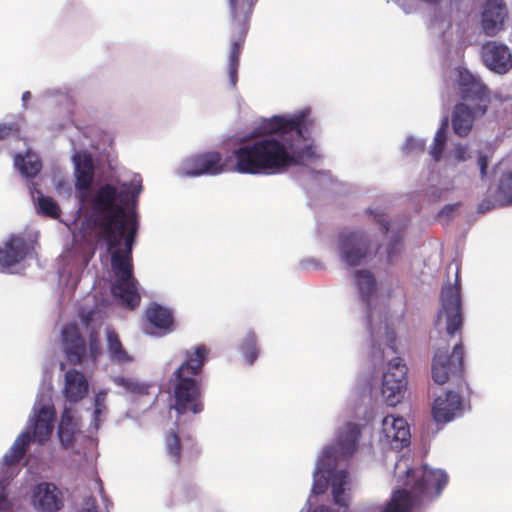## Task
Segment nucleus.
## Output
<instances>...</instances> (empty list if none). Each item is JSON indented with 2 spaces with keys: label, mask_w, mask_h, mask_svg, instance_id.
I'll return each instance as SVG.
<instances>
[{
  "label": "nucleus",
  "mask_w": 512,
  "mask_h": 512,
  "mask_svg": "<svg viewBox=\"0 0 512 512\" xmlns=\"http://www.w3.org/2000/svg\"><path fill=\"white\" fill-rule=\"evenodd\" d=\"M463 404L459 393L448 390L438 396L432 406V417L438 424H446L462 415Z\"/></svg>",
  "instance_id": "obj_18"
},
{
  "label": "nucleus",
  "mask_w": 512,
  "mask_h": 512,
  "mask_svg": "<svg viewBox=\"0 0 512 512\" xmlns=\"http://www.w3.org/2000/svg\"><path fill=\"white\" fill-rule=\"evenodd\" d=\"M426 146V140L424 138H415L414 136H408L402 145V151L404 153H418L423 152Z\"/></svg>",
  "instance_id": "obj_35"
},
{
  "label": "nucleus",
  "mask_w": 512,
  "mask_h": 512,
  "mask_svg": "<svg viewBox=\"0 0 512 512\" xmlns=\"http://www.w3.org/2000/svg\"><path fill=\"white\" fill-rule=\"evenodd\" d=\"M496 203H497V201L495 202V201H493V200H491V199H488V198H487V199H484V200H482V201L478 204V206H477V212H478L479 214H483V213H485V212H487V211H490V210H492L493 208H495V207H496Z\"/></svg>",
  "instance_id": "obj_41"
},
{
  "label": "nucleus",
  "mask_w": 512,
  "mask_h": 512,
  "mask_svg": "<svg viewBox=\"0 0 512 512\" xmlns=\"http://www.w3.org/2000/svg\"><path fill=\"white\" fill-rule=\"evenodd\" d=\"M145 333H146V334H150V335H153V334H154L152 331H150V330H148V329H146V330H145Z\"/></svg>",
  "instance_id": "obj_47"
},
{
  "label": "nucleus",
  "mask_w": 512,
  "mask_h": 512,
  "mask_svg": "<svg viewBox=\"0 0 512 512\" xmlns=\"http://www.w3.org/2000/svg\"><path fill=\"white\" fill-rule=\"evenodd\" d=\"M368 213L373 215L374 220L379 223L381 230L384 234H388L392 229L390 222L386 220L385 214L379 209H368Z\"/></svg>",
  "instance_id": "obj_38"
},
{
  "label": "nucleus",
  "mask_w": 512,
  "mask_h": 512,
  "mask_svg": "<svg viewBox=\"0 0 512 512\" xmlns=\"http://www.w3.org/2000/svg\"><path fill=\"white\" fill-rule=\"evenodd\" d=\"M60 369L63 371L65 369V364L64 363H60Z\"/></svg>",
  "instance_id": "obj_48"
},
{
  "label": "nucleus",
  "mask_w": 512,
  "mask_h": 512,
  "mask_svg": "<svg viewBox=\"0 0 512 512\" xmlns=\"http://www.w3.org/2000/svg\"><path fill=\"white\" fill-rule=\"evenodd\" d=\"M199 498V490L194 485L183 487L181 490V502L183 504H192Z\"/></svg>",
  "instance_id": "obj_37"
},
{
  "label": "nucleus",
  "mask_w": 512,
  "mask_h": 512,
  "mask_svg": "<svg viewBox=\"0 0 512 512\" xmlns=\"http://www.w3.org/2000/svg\"><path fill=\"white\" fill-rule=\"evenodd\" d=\"M171 381L174 396L172 408L178 415V421L182 416H193L201 413L203 404L201 401L200 379L173 375Z\"/></svg>",
  "instance_id": "obj_8"
},
{
  "label": "nucleus",
  "mask_w": 512,
  "mask_h": 512,
  "mask_svg": "<svg viewBox=\"0 0 512 512\" xmlns=\"http://www.w3.org/2000/svg\"><path fill=\"white\" fill-rule=\"evenodd\" d=\"M111 379L117 386L122 387L127 393L136 395H145L148 393V386L133 378L113 376Z\"/></svg>",
  "instance_id": "obj_32"
},
{
  "label": "nucleus",
  "mask_w": 512,
  "mask_h": 512,
  "mask_svg": "<svg viewBox=\"0 0 512 512\" xmlns=\"http://www.w3.org/2000/svg\"><path fill=\"white\" fill-rule=\"evenodd\" d=\"M165 448L167 456L175 464H179L182 454L185 450V444L182 442L178 433L170 430L165 436Z\"/></svg>",
  "instance_id": "obj_29"
},
{
  "label": "nucleus",
  "mask_w": 512,
  "mask_h": 512,
  "mask_svg": "<svg viewBox=\"0 0 512 512\" xmlns=\"http://www.w3.org/2000/svg\"><path fill=\"white\" fill-rule=\"evenodd\" d=\"M256 2L257 0H229L233 31L239 36L237 40H232L229 54L228 77L233 88L238 80L239 55L247 32L246 25Z\"/></svg>",
  "instance_id": "obj_6"
},
{
  "label": "nucleus",
  "mask_w": 512,
  "mask_h": 512,
  "mask_svg": "<svg viewBox=\"0 0 512 512\" xmlns=\"http://www.w3.org/2000/svg\"><path fill=\"white\" fill-rule=\"evenodd\" d=\"M79 432L78 422L73 415L71 407L65 405L60 415L57 435L61 447L68 448L75 440L76 434Z\"/></svg>",
  "instance_id": "obj_25"
},
{
  "label": "nucleus",
  "mask_w": 512,
  "mask_h": 512,
  "mask_svg": "<svg viewBox=\"0 0 512 512\" xmlns=\"http://www.w3.org/2000/svg\"><path fill=\"white\" fill-rule=\"evenodd\" d=\"M32 505L39 512H57L63 505L62 493L53 483H39L33 489Z\"/></svg>",
  "instance_id": "obj_20"
},
{
  "label": "nucleus",
  "mask_w": 512,
  "mask_h": 512,
  "mask_svg": "<svg viewBox=\"0 0 512 512\" xmlns=\"http://www.w3.org/2000/svg\"><path fill=\"white\" fill-rule=\"evenodd\" d=\"M11 509V503L4 493H0V512H8Z\"/></svg>",
  "instance_id": "obj_44"
},
{
  "label": "nucleus",
  "mask_w": 512,
  "mask_h": 512,
  "mask_svg": "<svg viewBox=\"0 0 512 512\" xmlns=\"http://www.w3.org/2000/svg\"><path fill=\"white\" fill-rule=\"evenodd\" d=\"M222 159V154L214 150L193 154L181 161L176 169V175L193 178L220 175L226 171Z\"/></svg>",
  "instance_id": "obj_12"
},
{
  "label": "nucleus",
  "mask_w": 512,
  "mask_h": 512,
  "mask_svg": "<svg viewBox=\"0 0 512 512\" xmlns=\"http://www.w3.org/2000/svg\"><path fill=\"white\" fill-rule=\"evenodd\" d=\"M361 427L348 422L339 429L335 444L327 445L318 456L313 471L312 495H321L331 487L336 507L320 504L309 507L307 512H349V474L336 469L339 459L351 456L358 448ZM410 458L401 455L395 462L396 488L385 505L375 506L370 512H412L424 502L438 498L448 483V475L442 469L427 465L410 467Z\"/></svg>",
  "instance_id": "obj_3"
},
{
  "label": "nucleus",
  "mask_w": 512,
  "mask_h": 512,
  "mask_svg": "<svg viewBox=\"0 0 512 512\" xmlns=\"http://www.w3.org/2000/svg\"><path fill=\"white\" fill-rule=\"evenodd\" d=\"M240 352L247 364L252 365L258 358L259 350L254 332L249 331L240 344Z\"/></svg>",
  "instance_id": "obj_30"
},
{
  "label": "nucleus",
  "mask_w": 512,
  "mask_h": 512,
  "mask_svg": "<svg viewBox=\"0 0 512 512\" xmlns=\"http://www.w3.org/2000/svg\"><path fill=\"white\" fill-rule=\"evenodd\" d=\"M497 204L500 207L512 205V172L504 174L499 181Z\"/></svg>",
  "instance_id": "obj_31"
},
{
  "label": "nucleus",
  "mask_w": 512,
  "mask_h": 512,
  "mask_svg": "<svg viewBox=\"0 0 512 512\" xmlns=\"http://www.w3.org/2000/svg\"><path fill=\"white\" fill-rule=\"evenodd\" d=\"M30 249L23 237L11 236L0 248V271L11 273L13 267L29 255Z\"/></svg>",
  "instance_id": "obj_19"
},
{
  "label": "nucleus",
  "mask_w": 512,
  "mask_h": 512,
  "mask_svg": "<svg viewBox=\"0 0 512 512\" xmlns=\"http://www.w3.org/2000/svg\"><path fill=\"white\" fill-rule=\"evenodd\" d=\"M455 72L461 99L469 107H475L476 113L484 115L491 101L488 87L466 68L458 67Z\"/></svg>",
  "instance_id": "obj_10"
},
{
  "label": "nucleus",
  "mask_w": 512,
  "mask_h": 512,
  "mask_svg": "<svg viewBox=\"0 0 512 512\" xmlns=\"http://www.w3.org/2000/svg\"><path fill=\"white\" fill-rule=\"evenodd\" d=\"M508 8L503 0H486L480 7V29L487 37H494L505 30Z\"/></svg>",
  "instance_id": "obj_15"
},
{
  "label": "nucleus",
  "mask_w": 512,
  "mask_h": 512,
  "mask_svg": "<svg viewBox=\"0 0 512 512\" xmlns=\"http://www.w3.org/2000/svg\"><path fill=\"white\" fill-rule=\"evenodd\" d=\"M311 108L294 113L265 118L252 133L236 139L227 161L231 170L247 175H277L291 167L304 168L305 177L299 184L306 190L329 189L334 180L329 171H314L308 167L318 162L322 153L310 128Z\"/></svg>",
  "instance_id": "obj_2"
},
{
  "label": "nucleus",
  "mask_w": 512,
  "mask_h": 512,
  "mask_svg": "<svg viewBox=\"0 0 512 512\" xmlns=\"http://www.w3.org/2000/svg\"><path fill=\"white\" fill-rule=\"evenodd\" d=\"M79 512H97L95 500L92 498H87L84 501V505Z\"/></svg>",
  "instance_id": "obj_43"
},
{
  "label": "nucleus",
  "mask_w": 512,
  "mask_h": 512,
  "mask_svg": "<svg viewBox=\"0 0 512 512\" xmlns=\"http://www.w3.org/2000/svg\"><path fill=\"white\" fill-rule=\"evenodd\" d=\"M88 381L85 375L75 369H70L64 375L63 395L69 403H77L88 393Z\"/></svg>",
  "instance_id": "obj_21"
},
{
  "label": "nucleus",
  "mask_w": 512,
  "mask_h": 512,
  "mask_svg": "<svg viewBox=\"0 0 512 512\" xmlns=\"http://www.w3.org/2000/svg\"><path fill=\"white\" fill-rule=\"evenodd\" d=\"M488 162L489 161L486 155L480 154L478 156V166L482 179H484L487 175Z\"/></svg>",
  "instance_id": "obj_42"
},
{
  "label": "nucleus",
  "mask_w": 512,
  "mask_h": 512,
  "mask_svg": "<svg viewBox=\"0 0 512 512\" xmlns=\"http://www.w3.org/2000/svg\"><path fill=\"white\" fill-rule=\"evenodd\" d=\"M14 167L22 177L31 179L40 173L42 163L39 156L28 149L25 154L17 153L14 155Z\"/></svg>",
  "instance_id": "obj_26"
},
{
  "label": "nucleus",
  "mask_w": 512,
  "mask_h": 512,
  "mask_svg": "<svg viewBox=\"0 0 512 512\" xmlns=\"http://www.w3.org/2000/svg\"><path fill=\"white\" fill-rule=\"evenodd\" d=\"M478 116L481 115L475 112V107H469L465 103L455 105L451 117L454 134L459 137H466L473 127L475 118Z\"/></svg>",
  "instance_id": "obj_23"
},
{
  "label": "nucleus",
  "mask_w": 512,
  "mask_h": 512,
  "mask_svg": "<svg viewBox=\"0 0 512 512\" xmlns=\"http://www.w3.org/2000/svg\"><path fill=\"white\" fill-rule=\"evenodd\" d=\"M355 286L366 306V325L372 361L377 365L387 360V368L382 377V397L388 406L394 407L404 398L408 368L399 356L394 328L384 317L382 307L378 306L373 274L368 270L356 271Z\"/></svg>",
  "instance_id": "obj_4"
},
{
  "label": "nucleus",
  "mask_w": 512,
  "mask_h": 512,
  "mask_svg": "<svg viewBox=\"0 0 512 512\" xmlns=\"http://www.w3.org/2000/svg\"><path fill=\"white\" fill-rule=\"evenodd\" d=\"M463 370V346L461 342L454 345L451 354L448 349L438 348L432 360L431 374L435 383L442 385L451 377H459Z\"/></svg>",
  "instance_id": "obj_14"
},
{
  "label": "nucleus",
  "mask_w": 512,
  "mask_h": 512,
  "mask_svg": "<svg viewBox=\"0 0 512 512\" xmlns=\"http://www.w3.org/2000/svg\"><path fill=\"white\" fill-rule=\"evenodd\" d=\"M61 342L67 360L73 364H79L85 360L94 362L100 351L99 343L93 337L90 338L87 348L76 323H69L62 327Z\"/></svg>",
  "instance_id": "obj_11"
},
{
  "label": "nucleus",
  "mask_w": 512,
  "mask_h": 512,
  "mask_svg": "<svg viewBox=\"0 0 512 512\" xmlns=\"http://www.w3.org/2000/svg\"><path fill=\"white\" fill-rule=\"evenodd\" d=\"M56 410L52 400L50 388H42L36 395L31 414L28 418V427L31 432L25 431L19 434L9 451L6 452L0 463V488L3 487L12 473L9 472L26 455L33 440L39 443L46 441L55 428Z\"/></svg>",
  "instance_id": "obj_5"
},
{
  "label": "nucleus",
  "mask_w": 512,
  "mask_h": 512,
  "mask_svg": "<svg viewBox=\"0 0 512 512\" xmlns=\"http://www.w3.org/2000/svg\"><path fill=\"white\" fill-rule=\"evenodd\" d=\"M107 352L113 364L126 365L133 361V357L124 349L118 335L110 329L106 331Z\"/></svg>",
  "instance_id": "obj_27"
},
{
  "label": "nucleus",
  "mask_w": 512,
  "mask_h": 512,
  "mask_svg": "<svg viewBox=\"0 0 512 512\" xmlns=\"http://www.w3.org/2000/svg\"><path fill=\"white\" fill-rule=\"evenodd\" d=\"M108 393V389H100L94 395L91 422L87 428L89 434L97 432L101 423L106 419L108 411L106 405Z\"/></svg>",
  "instance_id": "obj_28"
},
{
  "label": "nucleus",
  "mask_w": 512,
  "mask_h": 512,
  "mask_svg": "<svg viewBox=\"0 0 512 512\" xmlns=\"http://www.w3.org/2000/svg\"><path fill=\"white\" fill-rule=\"evenodd\" d=\"M183 442H184V444L186 445V442H189V439H186V441H183Z\"/></svg>",
  "instance_id": "obj_49"
},
{
  "label": "nucleus",
  "mask_w": 512,
  "mask_h": 512,
  "mask_svg": "<svg viewBox=\"0 0 512 512\" xmlns=\"http://www.w3.org/2000/svg\"><path fill=\"white\" fill-rule=\"evenodd\" d=\"M445 323V330L449 336H454L462 327L461 286L458 274L454 284H445L441 290V309L437 315L436 325Z\"/></svg>",
  "instance_id": "obj_9"
},
{
  "label": "nucleus",
  "mask_w": 512,
  "mask_h": 512,
  "mask_svg": "<svg viewBox=\"0 0 512 512\" xmlns=\"http://www.w3.org/2000/svg\"><path fill=\"white\" fill-rule=\"evenodd\" d=\"M410 438V429L404 418L394 415H387L383 418L381 437L383 444L398 451L409 445Z\"/></svg>",
  "instance_id": "obj_16"
},
{
  "label": "nucleus",
  "mask_w": 512,
  "mask_h": 512,
  "mask_svg": "<svg viewBox=\"0 0 512 512\" xmlns=\"http://www.w3.org/2000/svg\"><path fill=\"white\" fill-rule=\"evenodd\" d=\"M481 57L484 65L494 73L502 75L512 68V55L505 44L487 42L482 47Z\"/></svg>",
  "instance_id": "obj_17"
},
{
  "label": "nucleus",
  "mask_w": 512,
  "mask_h": 512,
  "mask_svg": "<svg viewBox=\"0 0 512 512\" xmlns=\"http://www.w3.org/2000/svg\"><path fill=\"white\" fill-rule=\"evenodd\" d=\"M31 98V93L29 91H25L23 94H22V102H23V107L26 106V102Z\"/></svg>",
  "instance_id": "obj_46"
},
{
  "label": "nucleus",
  "mask_w": 512,
  "mask_h": 512,
  "mask_svg": "<svg viewBox=\"0 0 512 512\" xmlns=\"http://www.w3.org/2000/svg\"><path fill=\"white\" fill-rule=\"evenodd\" d=\"M376 248L377 244L368 232L345 230L338 235L339 259L348 267H355L366 262Z\"/></svg>",
  "instance_id": "obj_7"
},
{
  "label": "nucleus",
  "mask_w": 512,
  "mask_h": 512,
  "mask_svg": "<svg viewBox=\"0 0 512 512\" xmlns=\"http://www.w3.org/2000/svg\"><path fill=\"white\" fill-rule=\"evenodd\" d=\"M60 94L62 97L66 98L67 97V93L65 91H62V90H48L46 92V96L47 97H54L56 96V94Z\"/></svg>",
  "instance_id": "obj_45"
},
{
  "label": "nucleus",
  "mask_w": 512,
  "mask_h": 512,
  "mask_svg": "<svg viewBox=\"0 0 512 512\" xmlns=\"http://www.w3.org/2000/svg\"><path fill=\"white\" fill-rule=\"evenodd\" d=\"M19 133V128L15 123L0 122V142L16 136Z\"/></svg>",
  "instance_id": "obj_39"
},
{
  "label": "nucleus",
  "mask_w": 512,
  "mask_h": 512,
  "mask_svg": "<svg viewBox=\"0 0 512 512\" xmlns=\"http://www.w3.org/2000/svg\"><path fill=\"white\" fill-rule=\"evenodd\" d=\"M145 316L149 324L159 330V336L166 335L172 331L174 322L171 309L158 303H151L145 311Z\"/></svg>",
  "instance_id": "obj_24"
},
{
  "label": "nucleus",
  "mask_w": 512,
  "mask_h": 512,
  "mask_svg": "<svg viewBox=\"0 0 512 512\" xmlns=\"http://www.w3.org/2000/svg\"><path fill=\"white\" fill-rule=\"evenodd\" d=\"M449 126V120L447 117L442 119L440 127L437 129L433 142L429 149V155L435 162H440L444 159L445 166L447 168L457 169L462 163H465L472 158L471 152L467 145L457 143L454 144L444 156V149L447 142V130Z\"/></svg>",
  "instance_id": "obj_13"
},
{
  "label": "nucleus",
  "mask_w": 512,
  "mask_h": 512,
  "mask_svg": "<svg viewBox=\"0 0 512 512\" xmlns=\"http://www.w3.org/2000/svg\"><path fill=\"white\" fill-rule=\"evenodd\" d=\"M208 348L198 345L193 351L186 352V360L177 368L173 375L199 378V374L207 360Z\"/></svg>",
  "instance_id": "obj_22"
},
{
  "label": "nucleus",
  "mask_w": 512,
  "mask_h": 512,
  "mask_svg": "<svg viewBox=\"0 0 512 512\" xmlns=\"http://www.w3.org/2000/svg\"><path fill=\"white\" fill-rule=\"evenodd\" d=\"M456 188H457V186L455 184L454 179L448 180V179L444 178L439 181L437 186L431 187L430 193L435 198H441L445 194L455 190Z\"/></svg>",
  "instance_id": "obj_36"
},
{
  "label": "nucleus",
  "mask_w": 512,
  "mask_h": 512,
  "mask_svg": "<svg viewBox=\"0 0 512 512\" xmlns=\"http://www.w3.org/2000/svg\"><path fill=\"white\" fill-rule=\"evenodd\" d=\"M75 189L81 203L77 213L84 211L79 234L89 245L104 244L111 254L114 280L111 294L127 309H134L141 301L138 281L133 273L132 250L138 233L136 205L142 192V179L134 175L130 182L97 183L91 155L75 151L72 155Z\"/></svg>",
  "instance_id": "obj_1"
},
{
  "label": "nucleus",
  "mask_w": 512,
  "mask_h": 512,
  "mask_svg": "<svg viewBox=\"0 0 512 512\" xmlns=\"http://www.w3.org/2000/svg\"><path fill=\"white\" fill-rule=\"evenodd\" d=\"M36 209L38 213L51 218H58L60 215V208L57 202L53 198L44 196L43 194L37 197Z\"/></svg>",
  "instance_id": "obj_33"
},
{
  "label": "nucleus",
  "mask_w": 512,
  "mask_h": 512,
  "mask_svg": "<svg viewBox=\"0 0 512 512\" xmlns=\"http://www.w3.org/2000/svg\"><path fill=\"white\" fill-rule=\"evenodd\" d=\"M401 235L399 232L392 230V235L386 247L387 260L392 262L401 252Z\"/></svg>",
  "instance_id": "obj_34"
},
{
  "label": "nucleus",
  "mask_w": 512,
  "mask_h": 512,
  "mask_svg": "<svg viewBox=\"0 0 512 512\" xmlns=\"http://www.w3.org/2000/svg\"><path fill=\"white\" fill-rule=\"evenodd\" d=\"M460 203H454V204H447L445 205L438 213L439 219H449L452 214L457 210Z\"/></svg>",
  "instance_id": "obj_40"
}]
</instances>
